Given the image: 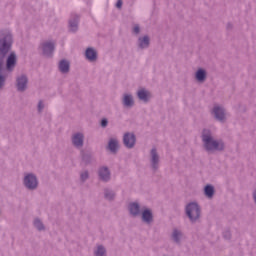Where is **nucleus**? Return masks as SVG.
I'll use <instances>...</instances> for the list:
<instances>
[{
    "label": "nucleus",
    "instance_id": "obj_11",
    "mask_svg": "<svg viewBox=\"0 0 256 256\" xmlns=\"http://www.w3.org/2000/svg\"><path fill=\"white\" fill-rule=\"evenodd\" d=\"M123 143L126 149H133L137 143V136L133 132H126L123 135Z\"/></svg>",
    "mask_w": 256,
    "mask_h": 256
},
{
    "label": "nucleus",
    "instance_id": "obj_24",
    "mask_svg": "<svg viewBox=\"0 0 256 256\" xmlns=\"http://www.w3.org/2000/svg\"><path fill=\"white\" fill-rule=\"evenodd\" d=\"M94 256H107V247L103 244H97L93 249Z\"/></svg>",
    "mask_w": 256,
    "mask_h": 256
},
{
    "label": "nucleus",
    "instance_id": "obj_32",
    "mask_svg": "<svg viewBox=\"0 0 256 256\" xmlns=\"http://www.w3.org/2000/svg\"><path fill=\"white\" fill-rule=\"evenodd\" d=\"M109 125V120L107 118H102L100 121V126L102 129H105Z\"/></svg>",
    "mask_w": 256,
    "mask_h": 256
},
{
    "label": "nucleus",
    "instance_id": "obj_14",
    "mask_svg": "<svg viewBox=\"0 0 256 256\" xmlns=\"http://www.w3.org/2000/svg\"><path fill=\"white\" fill-rule=\"evenodd\" d=\"M98 179L103 183H109L111 181V170L107 166H101L98 168Z\"/></svg>",
    "mask_w": 256,
    "mask_h": 256
},
{
    "label": "nucleus",
    "instance_id": "obj_27",
    "mask_svg": "<svg viewBox=\"0 0 256 256\" xmlns=\"http://www.w3.org/2000/svg\"><path fill=\"white\" fill-rule=\"evenodd\" d=\"M117 194L110 188H104V199L106 201H115Z\"/></svg>",
    "mask_w": 256,
    "mask_h": 256
},
{
    "label": "nucleus",
    "instance_id": "obj_23",
    "mask_svg": "<svg viewBox=\"0 0 256 256\" xmlns=\"http://www.w3.org/2000/svg\"><path fill=\"white\" fill-rule=\"evenodd\" d=\"M203 193L207 199H213V197H215V186L212 184H206L204 186Z\"/></svg>",
    "mask_w": 256,
    "mask_h": 256
},
{
    "label": "nucleus",
    "instance_id": "obj_35",
    "mask_svg": "<svg viewBox=\"0 0 256 256\" xmlns=\"http://www.w3.org/2000/svg\"><path fill=\"white\" fill-rule=\"evenodd\" d=\"M121 7H123V0H117L116 8L121 9Z\"/></svg>",
    "mask_w": 256,
    "mask_h": 256
},
{
    "label": "nucleus",
    "instance_id": "obj_20",
    "mask_svg": "<svg viewBox=\"0 0 256 256\" xmlns=\"http://www.w3.org/2000/svg\"><path fill=\"white\" fill-rule=\"evenodd\" d=\"M195 80L197 83H205L207 81V70L198 68L195 72Z\"/></svg>",
    "mask_w": 256,
    "mask_h": 256
},
{
    "label": "nucleus",
    "instance_id": "obj_21",
    "mask_svg": "<svg viewBox=\"0 0 256 256\" xmlns=\"http://www.w3.org/2000/svg\"><path fill=\"white\" fill-rule=\"evenodd\" d=\"M122 105L126 109H131L135 106V100L133 99V95L131 94H124L122 98Z\"/></svg>",
    "mask_w": 256,
    "mask_h": 256
},
{
    "label": "nucleus",
    "instance_id": "obj_22",
    "mask_svg": "<svg viewBox=\"0 0 256 256\" xmlns=\"http://www.w3.org/2000/svg\"><path fill=\"white\" fill-rule=\"evenodd\" d=\"M170 237L175 245H181V240L183 239V232L177 228H174Z\"/></svg>",
    "mask_w": 256,
    "mask_h": 256
},
{
    "label": "nucleus",
    "instance_id": "obj_15",
    "mask_svg": "<svg viewBox=\"0 0 256 256\" xmlns=\"http://www.w3.org/2000/svg\"><path fill=\"white\" fill-rule=\"evenodd\" d=\"M85 59H87V61H89L90 63H95L97 59H99V54L97 53V50L93 47L86 48Z\"/></svg>",
    "mask_w": 256,
    "mask_h": 256
},
{
    "label": "nucleus",
    "instance_id": "obj_7",
    "mask_svg": "<svg viewBox=\"0 0 256 256\" xmlns=\"http://www.w3.org/2000/svg\"><path fill=\"white\" fill-rule=\"evenodd\" d=\"M71 145L74 149L81 151L85 146V134L83 132H75L70 137Z\"/></svg>",
    "mask_w": 256,
    "mask_h": 256
},
{
    "label": "nucleus",
    "instance_id": "obj_10",
    "mask_svg": "<svg viewBox=\"0 0 256 256\" xmlns=\"http://www.w3.org/2000/svg\"><path fill=\"white\" fill-rule=\"evenodd\" d=\"M29 78L27 75L22 74L16 78V89L19 93H25V90L28 88Z\"/></svg>",
    "mask_w": 256,
    "mask_h": 256
},
{
    "label": "nucleus",
    "instance_id": "obj_29",
    "mask_svg": "<svg viewBox=\"0 0 256 256\" xmlns=\"http://www.w3.org/2000/svg\"><path fill=\"white\" fill-rule=\"evenodd\" d=\"M69 27L71 31L75 32L79 29V22L77 20H71L69 22Z\"/></svg>",
    "mask_w": 256,
    "mask_h": 256
},
{
    "label": "nucleus",
    "instance_id": "obj_8",
    "mask_svg": "<svg viewBox=\"0 0 256 256\" xmlns=\"http://www.w3.org/2000/svg\"><path fill=\"white\" fill-rule=\"evenodd\" d=\"M141 222L144 223V225L151 226L153 223H155V214H153V209L149 207H143L142 213H140Z\"/></svg>",
    "mask_w": 256,
    "mask_h": 256
},
{
    "label": "nucleus",
    "instance_id": "obj_9",
    "mask_svg": "<svg viewBox=\"0 0 256 256\" xmlns=\"http://www.w3.org/2000/svg\"><path fill=\"white\" fill-rule=\"evenodd\" d=\"M161 163V156H159V152L156 147H153L150 150V167L153 173H157L159 171V165Z\"/></svg>",
    "mask_w": 256,
    "mask_h": 256
},
{
    "label": "nucleus",
    "instance_id": "obj_5",
    "mask_svg": "<svg viewBox=\"0 0 256 256\" xmlns=\"http://www.w3.org/2000/svg\"><path fill=\"white\" fill-rule=\"evenodd\" d=\"M214 121L218 123H227V110L222 105H214L210 111Z\"/></svg>",
    "mask_w": 256,
    "mask_h": 256
},
{
    "label": "nucleus",
    "instance_id": "obj_36",
    "mask_svg": "<svg viewBox=\"0 0 256 256\" xmlns=\"http://www.w3.org/2000/svg\"><path fill=\"white\" fill-rule=\"evenodd\" d=\"M226 29H227V31H231V30L233 29V23L228 22V23L226 24Z\"/></svg>",
    "mask_w": 256,
    "mask_h": 256
},
{
    "label": "nucleus",
    "instance_id": "obj_1",
    "mask_svg": "<svg viewBox=\"0 0 256 256\" xmlns=\"http://www.w3.org/2000/svg\"><path fill=\"white\" fill-rule=\"evenodd\" d=\"M202 147L207 155H217V153H225L227 145L225 140L215 138V134L209 128H203L200 134Z\"/></svg>",
    "mask_w": 256,
    "mask_h": 256
},
{
    "label": "nucleus",
    "instance_id": "obj_2",
    "mask_svg": "<svg viewBox=\"0 0 256 256\" xmlns=\"http://www.w3.org/2000/svg\"><path fill=\"white\" fill-rule=\"evenodd\" d=\"M13 49V35L11 34H3L0 37V91H2L3 87H5V83L7 81V76L3 74L5 65V58L11 50Z\"/></svg>",
    "mask_w": 256,
    "mask_h": 256
},
{
    "label": "nucleus",
    "instance_id": "obj_4",
    "mask_svg": "<svg viewBox=\"0 0 256 256\" xmlns=\"http://www.w3.org/2000/svg\"><path fill=\"white\" fill-rule=\"evenodd\" d=\"M22 185L27 191H37L39 189V178L37 177V174L33 172H25L22 179Z\"/></svg>",
    "mask_w": 256,
    "mask_h": 256
},
{
    "label": "nucleus",
    "instance_id": "obj_19",
    "mask_svg": "<svg viewBox=\"0 0 256 256\" xmlns=\"http://www.w3.org/2000/svg\"><path fill=\"white\" fill-rule=\"evenodd\" d=\"M81 161L84 165H91L93 163V154L89 151H85L84 149L80 150Z\"/></svg>",
    "mask_w": 256,
    "mask_h": 256
},
{
    "label": "nucleus",
    "instance_id": "obj_6",
    "mask_svg": "<svg viewBox=\"0 0 256 256\" xmlns=\"http://www.w3.org/2000/svg\"><path fill=\"white\" fill-rule=\"evenodd\" d=\"M55 45L57 42L53 39L46 40L40 44L42 55L46 57V59H52L55 53Z\"/></svg>",
    "mask_w": 256,
    "mask_h": 256
},
{
    "label": "nucleus",
    "instance_id": "obj_12",
    "mask_svg": "<svg viewBox=\"0 0 256 256\" xmlns=\"http://www.w3.org/2000/svg\"><path fill=\"white\" fill-rule=\"evenodd\" d=\"M15 67H17V53L12 51L6 58V70L8 73H13Z\"/></svg>",
    "mask_w": 256,
    "mask_h": 256
},
{
    "label": "nucleus",
    "instance_id": "obj_25",
    "mask_svg": "<svg viewBox=\"0 0 256 256\" xmlns=\"http://www.w3.org/2000/svg\"><path fill=\"white\" fill-rule=\"evenodd\" d=\"M108 149L111 153H117V151H119V141L115 138H111L108 142Z\"/></svg>",
    "mask_w": 256,
    "mask_h": 256
},
{
    "label": "nucleus",
    "instance_id": "obj_30",
    "mask_svg": "<svg viewBox=\"0 0 256 256\" xmlns=\"http://www.w3.org/2000/svg\"><path fill=\"white\" fill-rule=\"evenodd\" d=\"M43 109H45V104L43 103V100H39L38 105H37V111H38L39 115H41V113H43Z\"/></svg>",
    "mask_w": 256,
    "mask_h": 256
},
{
    "label": "nucleus",
    "instance_id": "obj_34",
    "mask_svg": "<svg viewBox=\"0 0 256 256\" xmlns=\"http://www.w3.org/2000/svg\"><path fill=\"white\" fill-rule=\"evenodd\" d=\"M133 31L136 35H139L141 33V28L139 27V25H136Z\"/></svg>",
    "mask_w": 256,
    "mask_h": 256
},
{
    "label": "nucleus",
    "instance_id": "obj_17",
    "mask_svg": "<svg viewBox=\"0 0 256 256\" xmlns=\"http://www.w3.org/2000/svg\"><path fill=\"white\" fill-rule=\"evenodd\" d=\"M137 97L139 101H143V103H149V101H151V92L145 88H141L137 91Z\"/></svg>",
    "mask_w": 256,
    "mask_h": 256
},
{
    "label": "nucleus",
    "instance_id": "obj_28",
    "mask_svg": "<svg viewBox=\"0 0 256 256\" xmlns=\"http://www.w3.org/2000/svg\"><path fill=\"white\" fill-rule=\"evenodd\" d=\"M90 177L89 170H83L80 172V183H85Z\"/></svg>",
    "mask_w": 256,
    "mask_h": 256
},
{
    "label": "nucleus",
    "instance_id": "obj_13",
    "mask_svg": "<svg viewBox=\"0 0 256 256\" xmlns=\"http://www.w3.org/2000/svg\"><path fill=\"white\" fill-rule=\"evenodd\" d=\"M143 209H141V204L137 201L130 202L128 204V213L130 217L136 218L141 217Z\"/></svg>",
    "mask_w": 256,
    "mask_h": 256
},
{
    "label": "nucleus",
    "instance_id": "obj_18",
    "mask_svg": "<svg viewBox=\"0 0 256 256\" xmlns=\"http://www.w3.org/2000/svg\"><path fill=\"white\" fill-rule=\"evenodd\" d=\"M151 46V38L149 35L140 36L138 38V49H149Z\"/></svg>",
    "mask_w": 256,
    "mask_h": 256
},
{
    "label": "nucleus",
    "instance_id": "obj_3",
    "mask_svg": "<svg viewBox=\"0 0 256 256\" xmlns=\"http://www.w3.org/2000/svg\"><path fill=\"white\" fill-rule=\"evenodd\" d=\"M185 215L190 223L195 224L201 221V206L197 202H189L185 206Z\"/></svg>",
    "mask_w": 256,
    "mask_h": 256
},
{
    "label": "nucleus",
    "instance_id": "obj_31",
    "mask_svg": "<svg viewBox=\"0 0 256 256\" xmlns=\"http://www.w3.org/2000/svg\"><path fill=\"white\" fill-rule=\"evenodd\" d=\"M231 237H232L231 230H225L223 232V239H225L226 241H231Z\"/></svg>",
    "mask_w": 256,
    "mask_h": 256
},
{
    "label": "nucleus",
    "instance_id": "obj_26",
    "mask_svg": "<svg viewBox=\"0 0 256 256\" xmlns=\"http://www.w3.org/2000/svg\"><path fill=\"white\" fill-rule=\"evenodd\" d=\"M33 227L37 229L39 232L46 231L45 224L43 223V220L41 218L36 217L33 220Z\"/></svg>",
    "mask_w": 256,
    "mask_h": 256
},
{
    "label": "nucleus",
    "instance_id": "obj_16",
    "mask_svg": "<svg viewBox=\"0 0 256 256\" xmlns=\"http://www.w3.org/2000/svg\"><path fill=\"white\" fill-rule=\"evenodd\" d=\"M58 70L62 73V75H67L69 71H71V61L67 59H61L58 62Z\"/></svg>",
    "mask_w": 256,
    "mask_h": 256
},
{
    "label": "nucleus",
    "instance_id": "obj_33",
    "mask_svg": "<svg viewBox=\"0 0 256 256\" xmlns=\"http://www.w3.org/2000/svg\"><path fill=\"white\" fill-rule=\"evenodd\" d=\"M93 13H94V15H96V17H101V8L94 7L93 8Z\"/></svg>",
    "mask_w": 256,
    "mask_h": 256
}]
</instances>
